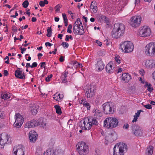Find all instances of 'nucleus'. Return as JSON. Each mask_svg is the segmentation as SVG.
I'll list each match as a JSON object with an SVG mask.
<instances>
[{
    "label": "nucleus",
    "instance_id": "f257e3e1",
    "mask_svg": "<svg viewBox=\"0 0 155 155\" xmlns=\"http://www.w3.org/2000/svg\"><path fill=\"white\" fill-rule=\"evenodd\" d=\"M125 27L122 24H115L112 30L111 35L114 38H118L122 36L124 33Z\"/></svg>",
    "mask_w": 155,
    "mask_h": 155
},
{
    "label": "nucleus",
    "instance_id": "f03ea898",
    "mask_svg": "<svg viewBox=\"0 0 155 155\" xmlns=\"http://www.w3.org/2000/svg\"><path fill=\"white\" fill-rule=\"evenodd\" d=\"M104 126L108 129L116 127L118 124V120L113 117L106 118L104 120Z\"/></svg>",
    "mask_w": 155,
    "mask_h": 155
},
{
    "label": "nucleus",
    "instance_id": "7ed1b4c3",
    "mask_svg": "<svg viewBox=\"0 0 155 155\" xmlns=\"http://www.w3.org/2000/svg\"><path fill=\"white\" fill-rule=\"evenodd\" d=\"M76 147L77 150L80 155H87L89 152L88 147L84 142H79Z\"/></svg>",
    "mask_w": 155,
    "mask_h": 155
},
{
    "label": "nucleus",
    "instance_id": "20e7f679",
    "mask_svg": "<svg viewBox=\"0 0 155 155\" xmlns=\"http://www.w3.org/2000/svg\"><path fill=\"white\" fill-rule=\"evenodd\" d=\"M120 48L123 52L127 53H129L133 51L134 46L131 42L126 41L121 44Z\"/></svg>",
    "mask_w": 155,
    "mask_h": 155
},
{
    "label": "nucleus",
    "instance_id": "39448f33",
    "mask_svg": "<svg viewBox=\"0 0 155 155\" xmlns=\"http://www.w3.org/2000/svg\"><path fill=\"white\" fill-rule=\"evenodd\" d=\"M145 53L147 56H155V42L147 44L145 48Z\"/></svg>",
    "mask_w": 155,
    "mask_h": 155
},
{
    "label": "nucleus",
    "instance_id": "423d86ee",
    "mask_svg": "<svg viewBox=\"0 0 155 155\" xmlns=\"http://www.w3.org/2000/svg\"><path fill=\"white\" fill-rule=\"evenodd\" d=\"M103 109L106 114H111L114 112V108L111 103L106 102L102 105Z\"/></svg>",
    "mask_w": 155,
    "mask_h": 155
},
{
    "label": "nucleus",
    "instance_id": "0eeeda50",
    "mask_svg": "<svg viewBox=\"0 0 155 155\" xmlns=\"http://www.w3.org/2000/svg\"><path fill=\"white\" fill-rule=\"evenodd\" d=\"M142 17L140 15L134 16L130 19V24L133 27H138L140 24Z\"/></svg>",
    "mask_w": 155,
    "mask_h": 155
},
{
    "label": "nucleus",
    "instance_id": "6e6552de",
    "mask_svg": "<svg viewBox=\"0 0 155 155\" xmlns=\"http://www.w3.org/2000/svg\"><path fill=\"white\" fill-rule=\"evenodd\" d=\"M131 128L135 136L141 137L143 135V131L140 127L135 124H132Z\"/></svg>",
    "mask_w": 155,
    "mask_h": 155
},
{
    "label": "nucleus",
    "instance_id": "1a4fd4ad",
    "mask_svg": "<svg viewBox=\"0 0 155 155\" xmlns=\"http://www.w3.org/2000/svg\"><path fill=\"white\" fill-rule=\"evenodd\" d=\"M11 139L10 137L6 133H2L0 135V144L3 146L6 143H10Z\"/></svg>",
    "mask_w": 155,
    "mask_h": 155
},
{
    "label": "nucleus",
    "instance_id": "9d476101",
    "mask_svg": "<svg viewBox=\"0 0 155 155\" xmlns=\"http://www.w3.org/2000/svg\"><path fill=\"white\" fill-rule=\"evenodd\" d=\"M25 148L22 145H20L15 146L13 151L15 155H24Z\"/></svg>",
    "mask_w": 155,
    "mask_h": 155
},
{
    "label": "nucleus",
    "instance_id": "9b49d317",
    "mask_svg": "<svg viewBox=\"0 0 155 155\" xmlns=\"http://www.w3.org/2000/svg\"><path fill=\"white\" fill-rule=\"evenodd\" d=\"M15 121L14 125L16 127L19 128L22 125L23 122V118L22 116L19 114H16L15 115Z\"/></svg>",
    "mask_w": 155,
    "mask_h": 155
},
{
    "label": "nucleus",
    "instance_id": "f8f14e48",
    "mask_svg": "<svg viewBox=\"0 0 155 155\" xmlns=\"http://www.w3.org/2000/svg\"><path fill=\"white\" fill-rule=\"evenodd\" d=\"M139 34L142 37L148 36L151 34V30L150 28L144 26L140 30Z\"/></svg>",
    "mask_w": 155,
    "mask_h": 155
},
{
    "label": "nucleus",
    "instance_id": "ddd939ff",
    "mask_svg": "<svg viewBox=\"0 0 155 155\" xmlns=\"http://www.w3.org/2000/svg\"><path fill=\"white\" fill-rule=\"evenodd\" d=\"M117 134L114 131H111L108 135L106 137V140L110 143H112L117 138Z\"/></svg>",
    "mask_w": 155,
    "mask_h": 155
},
{
    "label": "nucleus",
    "instance_id": "4468645a",
    "mask_svg": "<svg viewBox=\"0 0 155 155\" xmlns=\"http://www.w3.org/2000/svg\"><path fill=\"white\" fill-rule=\"evenodd\" d=\"M85 95L87 98L93 97L95 94V90L91 86H86L85 88Z\"/></svg>",
    "mask_w": 155,
    "mask_h": 155
},
{
    "label": "nucleus",
    "instance_id": "2eb2a0df",
    "mask_svg": "<svg viewBox=\"0 0 155 155\" xmlns=\"http://www.w3.org/2000/svg\"><path fill=\"white\" fill-rule=\"evenodd\" d=\"M73 32L74 34L80 35H83L84 33L83 26H80L77 24L74 25Z\"/></svg>",
    "mask_w": 155,
    "mask_h": 155
},
{
    "label": "nucleus",
    "instance_id": "dca6fc26",
    "mask_svg": "<svg viewBox=\"0 0 155 155\" xmlns=\"http://www.w3.org/2000/svg\"><path fill=\"white\" fill-rule=\"evenodd\" d=\"M115 145H117L116 147L117 151H118V150H119L120 151H121L124 153L127 151V145L124 143H118Z\"/></svg>",
    "mask_w": 155,
    "mask_h": 155
},
{
    "label": "nucleus",
    "instance_id": "f3484780",
    "mask_svg": "<svg viewBox=\"0 0 155 155\" xmlns=\"http://www.w3.org/2000/svg\"><path fill=\"white\" fill-rule=\"evenodd\" d=\"M90 123L91 122L89 121L88 117L85 118L83 121L84 126H82L83 124L81 125L82 129L83 130H89L92 127Z\"/></svg>",
    "mask_w": 155,
    "mask_h": 155
},
{
    "label": "nucleus",
    "instance_id": "a211bd4d",
    "mask_svg": "<svg viewBox=\"0 0 155 155\" xmlns=\"http://www.w3.org/2000/svg\"><path fill=\"white\" fill-rule=\"evenodd\" d=\"M39 124V123L38 121L32 120L29 122L26 123L25 127L30 128L38 126Z\"/></svg>",
    "mask_w": 155,
    "mask_h": 155
},
{
    "label": "nucleus",
    "instance_id": "6ab92c4d",
    "mask_svg": "<svg viewBox=\"0 0 155 155\" xmlns=\"http://www.w3.org/2000/svg\"><path fill=\"white\" fill-rule=\"evenodd\" d=\"M38 134L34 131H31L29 133V138L30 141L35 142L37 139Z\"/></svg>",
    "mask_w": 155,
    "mask_h": 155
},
{
    "label": "nucleus",
    "instance_id": "aec40b11",
    "mask_svg": "<svg viewBox=\"0 0 155 155\" xmlns=\"http://www.w3.org/2000/svg\"><path fill=\"white\" fill-rule=\"evenodd\" d=\"M145 66L147 68H155V60L151 59L146 60Z\"/></svg>",
    "mask_w": 155,
    "mask_h": 155
},
{
    "label": "nucleus",
    "instance_id": "412c9836",
    "mask_svg": "<svg viewBox=\"0 0 155 155\" xmlns=\"http://www.w3.org/2000/svg\"><path fill=\"white\" fill-rule=\"evenodd\" d=\"M96 67L97 68L98 71H101L104 69V64L101 59L99 58L98 59L96 64Z\"/></svg>",
    "mask_w": 155,
    "mask_h": 155
},
{
    "label": "nucleus",
    "instance_id": "4be33fe9",
    "mask_svg": "<svg viewBox=\"0 0 155 155\" xmlns=\"http://www.w3.org/2000/svg\"><path fill=\"white\" fill-rule=\"evenodd\" d=\"M131 79V76L128 73H124L122 75V79L125 81V83H127Z\"/></svg>",
    "mask_w": 155,
    "mask_h": 155
},
{
    "label": "nucleus",
    "instance_id": "5701e85b",
    "mask_svg": "<svg viewBox=\"0 0 155 155\" xmlns=\"http://www.w3.org/2000/svg\"><path fill=\"white\" fill-rule=\"evenodd\" d=\"M112 64L111 62L108 63L106 67V69L107 73L110 74L113 73L114 68H112Z\"/></svg>",
    "mask_w": 155,
    "mask_h": 155
},
{
    "label": "nucleus",
    "instance_id": "b1692460",
    "mask_svg": "<svg viewBox=\"0 0 155 155\" xmlns=\"http://www.w3.org/2000/svg\"><path fill=\"white\" fill-rule=\"evenodd\" d=\"M15 75L16 78L20 79H23L25 78V75L23 73H22V71H15Z\"/></svg>",
    "mask_w": 155,
    "mask_h": 155
},
{
    "label": "nucleus",
    "instance_id": "393cba45",
    "mask_svg": "<svg viewBox=\"0 0 155 155\" xmlns=\"http://www.w3.org/2000/svg\"><path fill=\"white\" fill-rule=\"evenodd\" d=\"M88 119L89 120V121L91 122L90 124L91 126H97L98 125L99 123L97 120L95 118V117L93 118L92 117H90L89 118H88Z\"/></svg>",
    "mask_w": 155,
    "mask_h": 155
},
{
    "label": "nucleus",
    "instance_id": "a878e982",
    "mask_svg": "<svg viewBox=\"0 0 155 155\" xmlns=\"http://www.w3.org/2000/svg\"><path fill=\"white\" fill-rule=\"evenodd\" d=\"M38 106L35 104L30 107V111L33 115H35L38 112L37 109L38 108Z\"/></svg>",
    "mask_w": 155,
    "mask_h": 155
},
{
    "label": "nucleus",
    "instance_id": "bb28decb",
    "mask_svg": "<svg viewBox=\"0 0 155 155\" xmlns=\"http://www.w3.org/2000/svg\"><path fill=\"white\" fill-rule=\"evenodd\" d=\"M55 154L56 150L52 147L50 148L47 150L44 155H55Z\"/></svg>",
    "mask_w": 155,
    "mask_h": 155
},
{
    "label": "nucleus",
    "instance_id": "cd10ccee",
    "mask_svg": "<svg viewBox=\"0 0 155 155\" xmlns=\"http://www.w3.org/2000/svg\"><path fill=\"white\" fill-rule=\"evenodd\" d=\"M80 102L81 104H83L84 106L87 108V110H90L91 106L89 103H87L86 101L84 100L83 99L81 100Z\"/></svg>",
    "mask_w": 155,
    "mask_h": 155
},
{
    "label": "nucleus",
    "instance_id": "c85d7f7f",
    "mask_svg": "<svg viewBox=\"0 0 155 155\" xmlns=\"http://www.w3.org/2000/svg\"><path fill=\"white\" fill-rule=\"evenodd\" d=\"M117 145H115L113 148L114 155H124V153L121 151L118 150V151H116V146Z\"/></svg>",
    "mask_w": 155,
    "mask_h": 155
},
{
    "label": "nucleus",
    "instance_id": "c756f323",
    "mask_svg": "<svg viewBox=\"0 0 155 155\" xmlns=\"http://www.w3.org/2000/svg\"><path fill=\"white\" fill-rule=\"evenodd\" d=\"M93 113H94V117L96 118H98L101 116L100 111L97 109H95Z\"/></svg>",
    "mask_w": 155,
    "mask_h": 155
},
{
    "label": "nucleus",
    "instance_id": "7c9ffc66",
    "mask_svg": "<svg viewBox=\"0 0 155 155\" xmlns=\"http://www.w3.org/2000/svg\"><path fill=\"white\" fill-rule=\"evenodd\" d=\"M54 107L55 108L56 113L60 115L62 113L60 107L58 105H55L54 106Z\"/></svg>",
    "mask_w": 155,
    "mask_h": 155
},
{
    "label": "nucleus",
    "instance_id": "2f4dec72",
    "mask_svg": "<svg viewBox=\"0 0 155 155\" xmlns=\"http://www.w3.org/2000/svg\"><path fill=\"white\" fill-rule=\"evenodd\" d=\"M153 147L151 146H150L147 149L148 155H151L153 153Z\"/></svg>",
    "mask_w": 155,
    "mask_h": 155
},
{
    "label": "nucleus",
    "instance_id": "473e14b6",
    "mask_svg": "<svg viewBox=\"0 0 155 155\" xmlns=\"http://www.w3.org/2000/svg\"><path fill=\"white\" fill-rule=\"evenodd\" d=\"M62 98V96H61L60 94H58L56 93L54 95L53 98L56 101H59Z\"/></svg>",
    "mask_w": 155,
    "mask_h": 155
},
{
    "label": "nucleus",
    "instance_id": "72a5a7b5",
    "mask_svg": "<svg viewBox=\"0 0 155 155\" xmlns=\"http://www.w3.org/2000/svg\"><path fill=\"white\" fill-rule=\"evenodd\" d=\"M11 94H4L3 95H2L1 97L2 99L4 100H7L9 99L10 97Z\"/></svg>",
    "mask_w": 155,
    "mask_h": 155
},
{
    "label": "nucleus",
    "instance_id": "f704fd0d",
    "mask_svg": "<svg viewBox=\"0 0 155 155\" xmlns=\"http://www.w3.org/2000/svg\"><path fill=\"white\" fill-rule=\"evenodd\" d=\"M146 86L147 87V90L151 92L153 90L152 85L150 83L147 82L146 83Z\"/></svg>",
    "mask_w": 155,
    "mask_h": 155
},
{
    "label": "nucleus",
    "instance_id": "c9c22d12",
    "mask_svg": "<svg viewBox=\"0 0 155 155\" xmlns=\"http://www.w3.org/2000/svg\"><path fill=\"white\" fill-rule=\"evenodd\" d=\"M51 30H51V27H50V28L48 27V29L47 30L48 33L46 35L48 37H50L51 36L52 33Z\"/></svg>",
    "mask_w": 155,
    "mask_h": 155
},
{
    "label": "nucleus",
    "instance_id": "e433bc0d",
    "mask_svg": "<svg viewBox=\"0 0 155 155\" xmlns=\"http://www.w3.org/2000/svg\"><path fill=\"white\" fill-rule=\"evenodd\" d=\"M47 124V121L46 120H43L41 124V126L43 128H45Z\"/></svg>",
    "mask_w": 155,
    "mask_h": 155
},
{
    "label": "nucleus",
    "instance_id": "4c0bfd02",
    "mask_svg": "<svg viewBox=\"0 0 155 155\" xmlns=\"http://www.w3.org/2000/svg\"><path fill=\"white\" fill-rule=\"evenodd\" d=\"M91 9L92 10V12L93 13H95L97 11V6H94V7L90 6Z\"/></svg>",
    "mask_w": 155,
    "mask_h": 155
},
{
    "label": "nucleus",
    "instance_id": "58836bf2",
    "mask_svg": "<svg viewBox=\"0 0 155 155\" xmlns=\"http://www.w3.org/2000/svg\"><path fill=\"white\" fill-rule=\"evenodd\" d=\"M29 5V2L27 0L25 1L22 3L23 7L25 8H27Z\"/></svg>",
    "mask_w": 155,
    "mask_h": 155
},
{
    "label": "nucleus",
    "instance_id": "ea45409f",
    "mask_svg": "<svg viewBox=\"0 0 155 155\" xmlns=\"http://www.w3.org/2000/svg\"><path fill=\"white\" fill-rule=\"evenodd\" d=\"M72 28V26L71 24H70L68 27L67 32L71 34L72 32L71 29Z\"/></svg>",
    "mask_w": 155,
    "mask_h": 155
},
{
    "label": "nucleus",
    "instance_id": "a19ab883",
    "mask_svg": "<svg viewBox=\"0 0 155 155\" xmlns=\"http://www.w3.org/2000/svg\"><path fill=\"white\" fill-rule=\"evenodd\" d=\"M61 45L64 48H67L69 46L68 44V43L64 42L62 43Z\"/></svg>",
    "mask_w": 155,
    "mask_h": 155
},
{
    "label": "nucleus",
    "instance_id": "79ce46f5",
    "mask_svg": "<svg viewBox=\"0 0 155 155\" xmlns=\"http://www.w3.org/2000/svg\"><path fill=\"white\" fill-rule=\"evenodd\" d=\"M61 6L60 4H58L54 8V9L55 10V11L56 12H58L59 11L60 8L61 7Z\"/></svg>",
    "mask_w": 155,
    "mask_h": 155
},
{
    "label": "nucleus",
    "instance_id": "37998d69",
    "mask_svg": "<svg viewBox=\"0 0 155 155\" xmlns=\"http://www.w3.org/2000/svg\"><path fill=\"white\" fill-rule=\"evenodd\" d=\"M37 153L39 155H42V149H38L36 150Z\"/></svg>",
    "mask_w": 155,
    "mask_h": 155
},
{
    "label": "nucleus",
    "instance_id": "c03bdc74",
    "mask_svg": "<svg viewBox=\"0 0 155 155\" xmlns=\"http://www.w3.org/2000/svg\"><path fill=\"white\" fill-rule=\"evenodd\" d=\"M73 64L74 65L76 64V66H77V67H79L80 68L81 67H81L83 66H82V64L79 63L76 61H74L73 63Z\"/></svg>",
    "mask_w": 155,
    "mask_h": 155
},
{
    "label": "nucleus",
    "instance_id": "a18cd8bd",
    "mask_svg": "<svg viewBox=\"0 0 155 155\" xmlns=\"http://www.w3.org/2000/svg\"><path fill=\"white\" fill-rule=\"evenodd\" d=\"M52 75L51 74L49 76H48L45 78V80L47 82H49L50 81L51 78L52 77Z\"/></svg>",
    "mask_w": 155,
    "mask_h": 155
},
{
    "label": "nucleus",
    "instance_id": "49530a36",
    "mask_svg": "<svg viewBox=\"0 0 155 155\" xmlns=\"http://www.w3.org/2000/svg\"><path fill=\"white\" fill-rule=\"evenodd\" d=\"M119 57L118 56H116L115 57L114 59L115 61L118 64H119L120 63V59H119Z\"/></svg>",
    "mask_w": 155,
    "mask_h": 155
},
{
    "label": "nucleus",
    "instance_id": "de8ad7c7",
    "mask_svg": "<svg viewBox=\"0 0 155 155\" xmlns=\"http://www.w3.org/2000/svg\"><path fill=\"white\" fill-rule=\"evenodd\" d=\"M144 106L147 109H150L152 108V106L150 104H148L145 105Z\"/></svg>",
    "mask_w": 155,
    "mask_h": 155
},
{
    "label": "nucleus",
    "instance_id": "09e8293b",
    "mask_svg": "<svg viewBox=\"0 0 155 155\" xmlns=\"http://www.w3.org/2000/svg\"><path fill=\"white\" fill-rule=\"evenodd\" d=\"M97 6L96 2L95 1H93L91 3L90 6L94 7V6Z\"/></svg>",
    "mask_w": 155,
    "mask_h": 155
},
{
    "label": "nucleus",
    "instance_id": "8fccbe9b",
    "mask_svg": "<svg viewBox=\"0 0 155 155\" xmlns=\"http://www.w3.org/2000/svg\"><path fill=\"white\" fill-rule=\"evenodd\" d=\"M129 127V125L127 124H125L123 126V128L127 129Z\"/></svg>",
    "mask_w": 155,
    "mask_h": 155
},
{
    "label": "nucleus",
    "instance_id": "3c124183",
    "mask_svg": "<svg viewBox=\"0 0 155 155\" xmlns=\"http://www.w3.org/2000/svg\"><path fill=\"white\" fill-rule=\"evenodd\" d=\"M12 31H14L15 32H17V27L15 25H13L12 27Z\"/></svg>",
    "mask_w": 155,
    "mask_h": 155
},
{
    "label": "nucleus",
    "instance_id": "603ef678",
    "mask_svg": "<svg viewBox=\"0 0 155 155\" xmlns=\"http://www.w3.org/2000/svg\"><path fill=\"white\" fill-rule=\"evenodd\" d=\"M37 63L36 62H33L31 65V68L36 67L37 66Z\"/></svg>",
    "mask_w": 155,
    "mask_h": 155
},
{
    "label": "nucleus",
    "instance_id": "864d4df0",
    "mask_svg": "<svg viewBox=\"0 0 155 155\" xmlns=\"http://www.w3.org/2000/svg\"><path fill=\"white\" fill-rule=\"evenodd\" d=\"M39 5L41 7H43L45 5L44 2L43 1H41L39 2Z\"/></svg>",
    "mask_w": 155,
    "mask_h": 155
},
{
    "label": "nucleus",
    "instance_id": "5fc2aeb1",
    "mask_svg": "<svg viewBox=\"0 0 155 155\" xmlns=\"http://www.w3.org/2000/svg\"><path fill=\"white\" fill-rule=\"evenodd\" d=\"M4 74L5 76H7L8 74V71L6 70H4Z\"/></svg>",
    "mask_w": 155,
    "mask_h": 155
},
{
    "label": "nucleus",
    "instance_id": "6e6d98bb",
    "mask_svg": "<svg viewBox=\"0 0 155 155\" xmlns=\"http://www.w3.org/2000/svg\"><path fill=\"white\" fill-rule=\"evenodd\" d=\"M45 45L46 46H49L50 47L52 45V44L50 43L49 42H48L45 43Z\"/></svg>",
    "mask_w": 155,
    "mask_h": 155
},
{
    "label": "nucleus",
    "instance_id": "4d7b16f0",
    "mask_svg": "<svg viewBox=\"0 0 155 155\" xmlns=\"http://www.w3.org/2000/svg\"><path fill=\"white\" fill-rule=\"evenodd\" d=\"M41 65V67L42 68L43 66H44V68H45V62H41L40 63Z\"/></svg>",
    "mask_w": 155,
    "mask_h": 155
},
{
    "label": "nucleus",
    "instance_id": "13d9d810",
    "mask_svg": "<svg viewBox=\"0 0 155 155\" xmlns=\"http://www.w3.org/2000/svg\"><path fill=\"white\" fill-rule=\"evenodd\" d=\"M64 60V57L63 56H61L60 59L59 61L61 62H63Z\"/></svg>",
    "mask_w": 155,
    "mask_h": 155
},
{
    "label": "nucleus",
    "instance_id": "bf43d9fd",
    "mask_svg": "<svg viewBox=\"0 0 155 155\" xmlns=\"http://www.w3.org/2000/svg\"><path fill=\"white\" fill-rule=\"evenodd\" d=\"M101 18L102 20H106V17L105 16H101Z\"/></svg>",
    "mask_w": 155,
    "mask_h": 155
},
{
    "label": "nucleus",
    "instance_id": "052dcab7",
    "mask_svg": "<svg viewBox=\"0 0 155 155\" xmlns=\"http://www.w3.org/2000/svg\"><path fill=\"white\" fill-rule=\"evenodd\" d=\"M96 42L98 44V45L99 46H101L102 45V44L101 42L100 41H99L98 40H96Z\"/></svg>",
    "mask_w": 155,
    "mask_h": 155
},
{
    "label": "nucleus",
    "instance_id": "680f3d73",
    "mask_svg": "<svg viewBox=\"0 0 155 155\" xmlns=\"http://www.w3.org/2000/svg\"><path fill=\"white\" fill-rule=\"evenodd\" d=\"M140 113L139 112H138L137 111V112L135 114L134 116L138 118L139 115H140Z\"/></svg>",
    "mask_w": 155,
    "mask_h": 155
},
{
    "label": "nucleus",
    "instance_id": "e2e57ef3",
    "mask_svg": "<svg viewBox=\"0 0 155 155\" xmlns=\"http://www.w3.org/2000/svg\"><path fill=\"white\" fill-rule=\"evenodd\" d=\"M62 15L64 20H65V19H67L66 15L65 14H62Z\"/></svg>",
    "mask_w": 155,
    "mask_h": 155
},
{
    "label": "nucleus",
    "instance_id": "0e129e2a",
    "mask_svg": "<svg viewBox=\"0 0 155 155\" xmlns=\"http://www.w3.org/2000/svg\"><path fill=\"white\" fill-rule=\"evenodd\" d=\"M26 68H28V67H30L31 68V65H30V63H27L26 64Z\"/></svg>",
    "mask_w": 155,
    "mask_h": 155
},
{
    "label": "nucleus",
    "instance_id": "69168bd1",
    "mask_svg": "<svg viewBox=\"0 0 155 155\" xmlns=\"http://www.w3.org/2000/svg\"><path fill=\"white\" fill-rule=\"evenodd\" d=\"M68 74V72L66 71H65L63 74L64 78H66L67 76V74Z\"/></svg>",
    "mask_w": 155,
    "mask_h": 155
},
{
    "label": "nucleus",
    "instance_id": "338daca9",
    "mask_svg": "<svg viewBox=\"0 0 155 155\" xmlns=\"http://www.w3.org/2000/svg\"><path fill=\"white\" fill-rule=\"evenodd\" d=\"M138 118L135 117L134 116V118L133 120L132 121V122H136L137 120V119Z\"/></svg>",
    "mask_w": 155,
    "mask_h": 155
},
{
    "label": "nucleus",
    "instance_id": "774afa93",
    "mask_svg": "<svg viewBox=\"0 0 155 155\" xmlns=\"http://www.w3.org/2000/svg\"><path fill=\"white\" fill-rule=\"evenodd\" d=\"M152 77L155 80V71L152 73Z\"/></svg>",
    "mask_w": 155,
    "mask_h": 155
}]
</instances>
